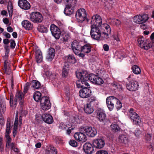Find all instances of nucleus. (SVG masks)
Segmentation results:
<instances>
[{
    "instance_id": "nucleus-3",
    "label": "nucleus",
    "mask_w": 154,
    "mask_h": 154,
    "mask_svg": "<svg viewBox=\"0 0 154 154\" xmlns=\"http://www.w3.org/2000/svg\"><path fill=\"white\" fill-rule=\"evenodd\" d=\"M24 94L22 92L19 91L17 92L14 100H13V95H11L10 99V106L12 107L13 105L16 106L17 104V101L19 102V104L20 105H23L24 100Z\"/></svg>"
},
{
    "instance_id": "nucleus-12",
    "label": "nucleus",
    "mask_w": 154,
    "mask_h": 154,
    "mask_svg": "<svg viewBox=\"0 0 154 154\" xmlns=\"http://www.w3.org/2000/svg\"><path fill=\"white\" fill-rule=\"evenodd\" d=\"M50 29L52 35L57 39L60 38L61 32L60 29L54 24H52L50 27Z\"/></svg>"
},
{
    "instance_id": "nucleus-4",
    "label": "nucleus",
    "mask_w": 154,
    "mask_h": 154,
    "mask_svg": "<svg viewBox=\"0 0 154 154\" xmlns=\"http://www.w3.org/2000/svg\"><path fill=\"white\" fill-rule=\"evenodd\" d=\"M95 25H91V26L90 35L91 38L96 40H102V38L104 37L103 34L101 33L99 27H95Z\"/></svg>"
},
{
    "instance_id": "nucleus-20",
    "label": "nucleus",
    "mask_w": 154,
    "mask_h": 154,
    "mask_svg": "<svg viewBox=\"0 0 154 154\" xmlns=\"http://www.w3.org/2000/svg\"><path fill=\"white\" fill-rule=\"evenodd\" d=\"M104 141L101 139H99L95 140L93 141V146L96 148L101 149L103 148L105 145Z\"/></svg>"
},
{
    "instance_id": "nucleus-46",
    "label": "nucleus",
    "mask_w": 154,
    "mask_h": 154,
    "mask_svg": "<svg viewBox=\"0 0 154 154\" xmlns=\"http://www.w3.org/2000/svg\"><path fill=\"white\" fill-rule=\"evenodd\" d=\"M30 86V83L29 82L26 83L24 86V94L27 93V91L28 90Z\"/></svg>"
},
{
    "instance_id": "nucleus-57",
    "label": "nucleus",
    "mask_w": 154,
    "mask_h": 154,
    "mask_svg": "<svg viewBox=\"0 0 154 154\" xmlns=\"http://www.w3.org/2000/svg\"><path fill=\"white\" fill-rule=\"evenodd\" d=\"M113 82V81L110 78L106 77V84H107L109 86L110 85V84Z\"/></svg>"
},
{
    "instance_id": "nucleus-24",
    "label": "nucleus",
    "mask_w": 154,
    "mask_h": 154,
    "mask_svg": "<svg viewBox=\"0 0 154 154\" xmlns=\"http://www.w3.org/2000/svg\"><path fill=\"white\" fill-rule=\"evenodd\" d=\"M35 58L38 63L41 62L43 60L42 53L40 50H37L35 52Z\"/></svg>"
},
{
    "instance_id": "nucleus-34",
    "label": "nucleus",
    "mask_w": 154,
    "mask_h": 154,
    "mask_svg": "<svg viewBox=\"0 0 154 154\" xmlns=\"http://www.w3.org/2000/svg\"><path fill=\"white\" fill-rule=\"evenodd\" d=\"M119 141L122 143L126 144L128 142V139L127 137L124 135H121L119 137Z\"/></svg>"
},
{
    "instance_id": "nucleus-63",
    "label": "nucleus",
    "mask_w": 154,
    "mask_h": 154,
    "mask_svg": "<svg viewBox=\"0 0 154 154\" xmlns=\"http://www.w3.org/2000/svg\"><path fill=\"white\" fill-rule=\"evenodd\" d=\"M62 140L59 137H57L56 139V142L57 143L59 144L62 142Z\"/></svg>"
},
{
    "instance_id": "nucleus-51",
    "label": "nucleus",
    "mask_w": 154,
    "mask_h": 154,
    "mask_svg": "<svg viewBox=\"0 0 154 154\" xmlns=\"http://www.w3.org/2000/svg\"><path fill=\"white\" fill-rule=\"evenodd\" d=\"M151 137L152 136L151 134H147L145 135V139L147 141H149L151 140Z\"/></svg>"
},
{
    "instance_id": "nucleus-6",
    "label": "nucleus",
    "mask_w": 154,
    "mask_h": 154,
    "mask_svg": "<svg viewBox=\"0 0 154 154\" xmlns=\"http://www.w3.org/2000/svg\"><path fill=\"white\" fill-rule=\"evenodd\" d=\"M80 130L82 132H84L88 136L91 137H94L97 133L96 129L90 126H82L80 128Z\"/></svg>"
},
{
    "instance_id": "nucleus-25",
    "label": "nucleus",
    "mask_w": 154,
    "mask_h": 154,
    "mask_svg": "<svg viewBox=\"0 0 154 154\" xmlns=\"http://www.w3.org/2000/svg\"><path fill=\"white\" fill-rule=\"evenodd\" d=\"M69 63L66 62H64L62 72V76L63 77L66 78L68 75L69 69Z\"/></svg>"
},
{
    "instance_id": "nucleus-56",
    "label": "nucleus",
    "mask_w": 154,
    "mask_h": 154,
    "mask_svg": "<svg viewBox=\"0 0 154 154\" xmlns=\"http://www.w3.org/2000/svg\"><path fill=\"white\" fill-rule=\"evenodd\" d=\"M11 71V69L9 68H7L6 69H5L4 70V72L6 73V74L7 75H9L10 74Z\"/></svg>"
},
{
    "instance_id": "nucleus-13",
    "label": "nucleus",
    "mask_w": 154,
    "mask_h": 154,
    "mask_svg": "<svg viewBox=\"0 0 154 154\" xmlns=\"http://www.w3.org/2000/svg\"><path fill=\"white\" fill-rule=\"evenodd\" d=\"M126 85L127 89L130 91H135L138 89L137 82L134 80L129 81L127 82Z\"/></svg>"
},
{
    "instance_id": "nucleus-30",
    "label": "nucleus",
    "mask_w": 154,
    "mask_h": 154,
    "mask_svg": "<svg viewBox=\"0 0 154 154\" xmlns=\"http://www.w3.org/2000/svg\"><path fill=\"white\" fill-rule=\"evenodd\" d=\"M46 154H57V149L53 146H50L45 151Z\"/></svg>"
},
{
    "instance_id": "nucleus-41",
    "label": "nucleus",
    "mask_w": 154,
    "mask_h": 154,
    "mask_svg": "<svg viewBox=\"0 0 154 154\" xmlns=\"http://www.w3.org/2000/svg\"><path fill=\"white\" fill-rule=\"evenodd\" d=\"M37 29L39 32H47L48 31L47 28L42 25L38 26Z\"/></svg>"
},
{
    "instance_id": "nucleus-8",
    "label": "nucleus",
    "mask_w": 154,
    "mask_h": 154,
    "mask_svg": "<svg viewBox=\"0 0 154 154\" xmlns=\"http://www.w3.org/2000/svg\"><path fill=\"white\" fill-rule=\"evenodd\" d=\"M77 88H82L79 92V94L80 96L83 98H86L89 97L91 94V91L89 88V86H87V85H84V87H78L76 85Z\"/></svg>"
},
{
    "instance_id": "nucleus-29",
    "label": "nucleus",
    "mask_w": 154,
    "mask_h": 154,
    "mask_svg": "<svg viewBox=\"0 0 154 154\" xmlns=\"http://www.w3.org/2000/svg\"><path fill=\"white\" fill-rule=\"evenodd\" d=\"M97 115L100 121L105 120L106 114L103 110L100 109L98 110Z\"/></svg>"
},
{
    "instance_id": "nucleus-28",
    "label": "nucleus",
    "mask_w": 154,
    "mask_h": 154,
    "mask_svg": "<svg viewBox=\"0 0 154 154\" xmlns=\"http://www.w3.org/2000/svg\"><path fill=\"white\" fill-rule=\"evenodd\" d=\"M73 7L66 6L64 13L66 15H70L72 14L74 12L73 9Z\"/></svg>"
},
{
    "instance_id": "nucleus-33",
    "label": "nucleus",
    "mask_w": 154,
    "mask_h": 154,
    "mask_svg": "<svg viewBox=\"0 0 154 154\" xmlns=\"http://www.w3.org/2000/svg\"><path fill=\"white\" fill-rule=\"evenodd\" d=\"M30 84L31 86L34 88L36 89H39L40 88L41 84L38 81L33 80L31 82Z\"/></svg>"
},
{
    "instance_id": "nucleus-44",
    "label": "nucleus",
    "mask_w": 154,
    "mask_h": 154,
    "mask_svg": "<svg viewBox=\"0 0 154 154\" xmlns=\"http://www.w3.org/2000/svg\"><path fill=\"white\" fill-rule=\"evenodd\" d=\"M2 110V112H4L5 110V106L3 103V102L2 100H0V111Z\"/></svg>"
},
{
    "instance_id": "nucleus-35",
    "label": "nucleus",
    "mask_w": 154,
    "mask_h": 154,
    "mask_svg": "<svg viewBox=\"0 0 154 154\" xmlns=\"http://www.w3.org/2000/svg\"><path fill=\"white\" fill-rule=\"evenodd\" d=\"M8 10L10 17H11L13 12V7L11 2L9 1L8 6Z\"/></svg>"
},
{
    "instance_id": "nucleus-48",
    "label": "nucleus",
    "mask_w": 154,
    "mask_h": 154,
    "mask_svg": "<svg viewBox=\"0 0 154 154\" xmlns=\"http://www.w3.org/2000/svg\"><path fill=\"white\" fill-rule=\"evenodd\" d=\"M69 144L71 146L73 147H76L77 145V143L74 140H70L69 142Z\"/></svg>"
},
{
    "instance_id": "nucleus-61",
    "label": "nucleus",
    "mask_w": 154,
    "mask_h": 154,
    "mask_svg": "<svg viewBox=\"0 0 154 154\" xmlns=\"http://www.w3.org/2000/svg\"><path fill=\"white\" fill-rule=\"evenodd\" d=\"M98 101L96 100H94L93 102H91V103L90 104L91 106L92 105L93 106H96L98 104Z\"/></svg>"
},
{
    "instance_id": "nucleus-60",
    "label": "nucleus",
    "mask_w": 154,
    "mask_h": 154,
    "mask_svg": "<svg viewBox=\"0 0 154 154\" xmlns=\"http://www.w3.org/2000/svg\"><path fill=\"white\" fill-rule=\"evenodd\" d=\"M7 31L9 32H11L13 31V29L10 26L7 27Z\"/></svg>"
},
{
    "instance_id": "nucleus-5",
    "label": "nucleus",
    "mask_w": 154,
    "mask_h": 154,
    "mask_svg": "<svg viewBox=\"0 0 154 154\" xmlns=\"http://www.w3.org/2000/svg\"><path fill=\"white\" fill-rule=\"evenodd\" d=\"M75 17L78 22L82 23L86 19V21L88 22L89 20L86 18V13L84 8L78 10L75 14Z\"/></svg>"
},
{
    "instance_id": "nucleus-2",
    "label": "nucleus",
    "mask_w": 154,
    "mask_h": 154,
    "mask_svg": "<svg viewBox=\"0 0 154 154\" xmlns=\"http://www.w3.org/2000/svg\"><path fill=\"white\" fill-rule=\"evenodd\" d=\"M116 103V107L117 110H119L122 107V103L118 99L113 96H110L106 98V105L109 109L112 111L114 107V104Z\"/></svg>"
},
{
    "instance_id": "nucleus-40",
    "label": "nucleus",
    "mask_w": 154,
    "mask_h": 154,
    "mask_svg": "<svg viewBox=\"0 0 154 154\" xmlns=\"http://www.w3.org/2000/svg\"><path fill=\"white\" fill-rule=\"evenodd\" d=\"M133 72L136 74H138L141 72L140 68L137 65H134L132 67Z\"/></svg>"
},
{
    "instance_id": "nucleus-9",
    "label": "nucleus",
    "mask_w": 154,
    "mask_h": 154,
    "mask_svg": "<svg viewBox=\"0 0 154 154\" xmlns=\"http://www.w3.org/2000/svg\"><path fill=\"white\" fill-rule=\"evenodd\" d=\"M30 20L34 23H41L43 20L42 15L38 12H32L29 16Z\"/></svg>"
},
{
    "instance_id": "nucleus-53",
    "label": "nucleus",
    "mask_w": 154,
    "mask_h": 154,
    "mask_svg": "<svg viewBox=\"0 0 154 154\" xmlns=\"http://www.w3.org/2000/svg\"><path fill=\"white\" fill-rule=\"evenodd\" d=\"M18 119V116L17 114L16 116L15 120L14 125V127L17 126Z\"/></svg>"
},
{
    "instance_id": "nucleus-27",
    "label": "nucleus",
    "mask_w": 154,
    "mask_h": 154,
    "mask_svg": "<svg viewBox=\"0 0 154 154\" xmlns=\"http://www.w3.org/2000/svg\"><path fill=\"white\" fill-rule=\"evenodd\" d=\"M84 110L85 113L88 114L92 113L94 111V109L91 105V104L87 103L84 106Z\"/></svg>"
},
{
    "instance_id": "nucleus-37",
    "label": "nucleus",
    "mask_w": 154,
    "mask_h": 154,
    "mask_svg": "<svg viewBox=\"0 0 154 154\" xmlns=\"http://www.w3.org/2000/svg\"><path fill=\"white\" fill-rule=\"evenodd\" d=\"M15 146V144L13 142H10L6 144L5 150L6 152L8 151L9 149H10L11 151H12L13 149Z\"/></svg>"
},
{
    "instance_id": "nucleus-59",
    "label": "nucleus",
    "mask_w": 154,
    "mask_h": 154,
    "mask_svg": "<svg viewBox=\"0 0 154 154\" xmlns=\"http://www.w3.org/2000/svg\"><path fill=\"white\" fill-rule=\"evenodd\" d=\"M10 41L8 38L3 39V43L5 45H7L9 43Z\"/></svg>"
},
{
    "instance_id": "nucleus-21",
    "label": "nucleus",
    "mask_w": 154,
    "mask_h": 154,
    "mask_svg": "<svg viewBox=\"0 0 154 154\" xmlns=\"http://www.w3.org/2000/svg\"><path fill=\"white\" fill-rule=\"evenodd\" d=\"M55 54V49L52 48H50L48 49L46 58L48 61H51L54 59Z\"/></svg>"
},
{
    "instance_id": "nucleus-47",
    "label": "nucleus",
    "mask_w": 154,
    "mask_h": 154,
    "mask_svg": "<svg viewBox=\"0 0 154 154\" xmlns=\"http://www.w3.org/2000/svg\"><path fill=\"white\" fill-rule=\"evenodd\" d=\"M5 137H6V144L11 142L12 139L10 136L9 134H5Z\"/></svg>"
},
{
    "instance_id": "nucleus-52",
    "label": "nucleus",
    "mask_w": 154,
    "mask_h": 154,
    "mask_svg": "<svg viewBox=\"0 0 154 154\" xmlns=\"http://www.w3.org/2000/svg\"><path fill=\"white\" fill-rule=\"evenodd\" d=\"M141 133L140 130H136L135 131L134 133L136 137H138L141 134Z\"/></svg>"
},
{
    "instance_id": "nucleus-43",
    "label": "nucleus",
    "mask_w": 154,
    "mask_h": 154,
    "mask_svg": "<svg viewBox=\"0 0 154 154\" xmlns=\"http://www.w3.org/2000/svg\"><path fill=\"white\" fill-rule=\"evenodd\" d=\"M118 83L113 81L110 85H109V87L112 89H116L118 88Z\"/></svg>"
},
{
    "instance_id": "nucleus-14",
    "label": "nucleus",
    "mask_w": 154,
    "mask_h": 154,
    "mask_svg": "<svg viewBox=\"0 0 154 154\" xmlns=\"http://www.w3.org/2000/svg\"><path fill=\"white\" fill-rule=\"evenodd\" d=\"M84 133H85L84 132H82L80 130L79 132L75 133L74 134V137L76 140L81 142H85L87 139Z\"/></svg>"
},
{
    "instance_id": "nucleus-1",
    "label": "nucleus",
    "mask_w": 154,
    "mask_h": 154,
    "mask_svg": "<svg viewBox=\"0 0 154 154\" xmlns=\"http://www.w3.org/2000/svg\"><path fill=\"white\" fill-rule=\"evenodd\" d=\"M75 74L76 77L79 79L76 82V85L79 88L84 87V85L89 86L88 83L89 81L97 85H100L103 83L101 78L93 74H89L86 70L76 72Z\"/></svg>"
},
{
    "instance_id": "nucleus-64",
    "label": "nucleus",
    "mask_w": 154,
    "mask_h": 154,
    "mask_svg": "<svg viewBox=\"0 0 154 154\" xmlns=\"http://www.w3.org/2000/svg\"><path fill=\"white\" fill-rule=\"evenodd\" d=\"M1 14L2 15H5V16H7L8 15L7 12L6 11L4 10H3L1 11Z\"/></svg>"
},
{
    "instance_id": "nucleus-32",
    "label": "nucleus",
    "mask_w": 154,
    "mask_h": 154,
    "mask_svg": "<svg viewBox=\"0 0 154 154\" xmlns=\"http://www.w3.org/2000/svg\"><path fill=\"white\" fill-rule=\"evenodd\" d=\"M11 128L10 119L9 118H8L7 119L6 123L5 134H9L11 133Z\"/></svg>"
},
{
    "instance_id": "nucleus-10",
    "label": "nucleus",
    "mask_w": 154,
    "mask_h": 154,
    "mask_svg": "<svg viewBox=\"0 0 154 154\" xmlns=\"http://www.w3.org/2000/svg\"><path fill=\"white\" fill-rule=\"evenodd\" d=\"M137 42L139 46L145 50H147L152 47L153 46L152 44L149 43L148 40H144L142 38H139L137 40Z\"/></svg>"
},
{
    "instance_id": "nucleus-62",
    "label": "nucleus",
    "mask_w": 154,
    "mask_h": 154,
    "mask_svg": "<svg viewBox=\"0 0 154 154\" xmlns=\"http://www.w3.org/2000/svg\"><path fill=\"white\" fill-rule=\"evenodd\" d=\"M3 21L5 24H8L9 23V20L7 18H4Z\"/></svg>"
},
{
    "instance_id": "nucleus-54",
    "label": "nucleus",
    "mask_w": 154,
    "mask_h": 154,
    "mask_svg": "<svg viewBox=\"0 0 154 154\" xmlns=\"http://www.w3.org/2000/svg\"><path fill=\"white\" fill-rule=\"evenodd\" d=\"M96 98L95 97H92L89 98L88 100V102L90 103L89 104H91V102H93L94 100H96Z\"/></svg>"
},
{
    "instance_id": "nucleus-17",
    "label": "nucleus",
    "mask_w": 154,
    "mask_h": 154,
    "mask_svg": "<svg viewBox=\"0 0 154 154\" xmlns=\"http://www.w3.org/2000/svg\"><path fill=\"white\" fill-rule=\"evenodd\" d=\"M135 20L136 19V23L138 24H142L144 23L147 21L149 17L147 14H143L141 15H140L139 16H136L134 17Z\"/></svg>"
},
{
    "instance_id": "nucleus-18",
    "label": "nucleus",
    "mask_w": 154,
    "mask_h": 154,
    "mask_svg": "<svg viewBox=\"0 0 154 154\" xmlns=\"http://www.w3.org/2000/svg\"><path fill=\"white\" fill-rule=\"evenodd\" d=\"M83 149L86 154H91L94 150L92 145L89 143H85L83 146Z\"/></svg>"
},
{
    "instance_id": "nucleus-19",
    "label": "nucleus",
    "mask_w": 154,
    "mask_h": 154,
    "mask_svg": "<svg viewBox=\"0 0 154 154\" xmlns=\"http://www.w3.org/2000/svg\"><path fill=\"white\" fill-rule=\"evenodd\" d=\"M18 4V6L24 10H28L30 8L29 2L26 0H19Z\"/></svg>"
},
{
    "instance_id": "nucleus-50",
    "label": "nucleus",
    "mask_w": 154,
    "mask_h": 154,
    "mask_svg": "<svg viewBox=\"0 0 154 154\" xmlns=\"http://www.w3.org/2000/svg\"><path fill=\"white\" fill-rule=\"evenodd\" d=\"M3 35L5 36L7 38H10L11 37V35L8 33L6 32H4L2 33Z\"/></svg>"
},
{
    "instance_id": "nucleus-36",
    "label": "nucleus",
    "mask_w": 154,
    "mask_h": 154,
    "mask_svg": "<svg viewBox=\"0 0 154 154\" xmlns=\"http://www.w3.org/2000/svg\"><path fill=\"white\" fill-rule=\"evenodd\" d=\"M41 94L39 91L36 92L34 94L33 97L35 101L36 102H41Z\"/></svg>"
},
{
    "instance_id": "nucleus-58",
    "label": "nucleus",
    "mask_w": 154,
    "mask_h": 154,
    "mask_svg": "<svg viewBox=\"0 0 154 154\" xmlns=\"http://www.w3.org/2000/svg\"><path fill=\"white\" fill-rule=\"evenodd\" d=\"M96 154H106V151L101 150L97 151Z\"/></svg>"
},
{
    "instance_id": "nucleus-26",
    "label": "nucleus",
    "mask_w": 154,
    "mask_h": 154,
    "mask_svg": "<svg viewBox=\"0 0 154 154\" xmlns=\"http://www.w3.org/2000/svg\"><path fill=\"white\" fill-rule=\"evenodd\" d=\"M65 62L70 63L72 64H75L76 62V60L75 57L69 54L68 56H66L65 58Z\"/></svg>"
},
{
    "instance_id": "nucleus-42",
    "label": "nucleus",
    "mask_w": 154,
    "mask_h": 154,
    "mask_svg": "<svg viewBox=\"0 0 154 154\" xmlns=\"http://www.w3.org/2000/svg\"><path fill=\"white\" fill-rule=\"evenodd\" d=\"M101 23H100V26H99L98 27L99 28L100 27L101 29V32H102V33L103 34L104 36L105 37V35H106V32H105V30L106 29V24L104 23L103 24H101Z\"/></svg>"
},
{
    "instance_id": "nucleus-23",
    "label": "nucleus",
    "mask_w": 154,
    "mask_h": 154,
    "mask_svg": "<svg viewBox=\"0 0 154 154\" xmlns=\"http://www.w3.org/2000/svg\"><path fill=\"white\" fill-rule=\"evenodd\" d=\"M21 24L23 27L27 30H31L33 29V24L28 20H25L23 21Z\"/></svg>"
},
{
    "instance_id": "nucleus-38",
    "label": "nucleus",
    "mask_w": 154,
    "mask_h": 154,
    "mask_svg": "<svg viewBox=\"0 0 154 154\" xmlns=\"http://www.w3.org/2000/svg\"><path fill=\"white\" fill-rule=\"evenodd\" d=\"M66 6L74 7L77 2V0H65Z\"/></svg>"
},
{
    "instance_id": "nucleus-15",
    "label": "nucleus",
    "mask_w": 154,
    "mask_h": 154,
    "mask_svg": "<svg viewBox=\"0 0 154 154\" xmlns=\"http://www.w3.org/2000/svg\"><path fill=\"white\" fill-rule=\"evenodd\" d=\"M82 46L77 40L74 41L71 44V48L73 52L75 54H78L81 52Z\"/></svg>"
},
{
    "instance_id": "nucleus-49",
    "label": "nucleus",
    "mask_w": 154,
    "mask_h": 154,
    "mask_svg": "<svg viewBox=\"0 0 154 154\" xmlns=\"http://www.w3.org/2000/svg\"><path fill=\"white\" fill-rule=\"evenodd\" d=\"M106 27V32H107L106 33L107 36L109 35V34H110L111 32V29L109 26L107 24Z\"/></svg>"
},
{
    "instance_id": "nucleus-31",
    "label": "nucleus",
    "mask_w": 154,
    "mask_h": 154,
    "mask_svg": "<svg viewBox=\"0 0 154 154\" xmlns=\"http://www.w3.org/2000/svg\"><path fill=\"white\" fill-rule=\"evenodd\" d=\"M91 51V47L90 44H87L83 46H82L81 52L88 54Z\"/></svg>"
},
{
    "instance_id": "nucleus-55",
    "label": "nucleus",
    "mask_w": 154,
    "mask_h": 154,
    "mask_svg": "<svg viewBox=\"0 0 154 154\" xmlns=\"http://www.w3.org/2000/svg\"><path fill=\"white\" fill-rule=\"evenodd\" d=\"M17 126H15L14 125V128L13 130V136L15 137L17 134Z\"/></svg>"
},
{
    "instance_id": "nucleus-39",
    "label": "nucleus",
    "mask_w": 154,
    "mask_h": 154,
    "mask_svg": "<svg viewBox=\"0 0 154 154\" xmlns=\"http://www.w3.org/2000/svg\"><path fill=\"white\" fill-rule=\"evenodd\" d=\"M112 130L116 132H118L121 130V128L116 124H112L111 125Z\"/></svg>"
},
{
    "instance_id": "nucleus-16",
    "label": "nucleus",
    "mask_w": 154,
    "mask_h": 154,
    "mask_svg": "<svg viewBox=\"0 0 154 154\" xmlns=\"http://www.w3.org/2000/svg\"><path fill=\"white\" fill-rule=\"evenodd\" d=\"M102 21L101 17L99 15L96 14L92 17L91 21V25H95V27H98L100 25Z\"/></svg>"
},
{
    "instance_id": "nucleus-22",
    "label": "nucleus",
    "mask_w": 154,
    "mask_h": 154,
    "mask_svg": "<svg viewBox=\"0 0 154 154\" xmlns=\"http://www.w3.org/2000/svg\"><path fill=\"white\" fill-rule=\"evenodd\" d=\"M42 117L43 120L47 123L51 124L54 122L52 116L49 114H43L42 116Z\"/></svg>"
},
{
    "instance_id": "nucleus-11",
    "label": "nucleus",
    "mask_w": 154,
    "mask_h": 154,
    "mask_svg": "<svg viewBox=\"0 0 154 154\" xmlns=\"http://www.w3.org/2000/svg\"><path fill=\"white\" fill-rule=\"evenodd\" d=\"M40 104L43 110H48L51 107V104L46 97H44L41 98Z\"/></svg>"
},
{
    "instance_id": "nucleus-45",
    "label": "nucleus",
    "mask_w": 154,
    "mask_h": 154,
    "mask_svg": "<svg viewBox=\"0 0 154 154\" xmlns=\"http://www.w3.org/2000/svg\"><path fill=\"white\" fill-rule=\"evenodd\" d=\"M10 48L11 49H14L15 48L16 46V43L15 41L13 39H11L10 40Z\"/></svg>"
},
{
    "instance_id": "nucleus-7",
    "label": "nucleus",
    "mask_w": 154,
    "mask_h": 154,
    "mask_svg": "<svg viewBox=\"0 0 154 154\" xmlns=\"http://www.w3.org/2000/svg\"><path fill=\"white\" fill-rule=\"evenodd\" d=\"M129 116L133 124L136 125L141 123L140 117L134 111L133 108H130L129 110Z\"/></svg>"
}]
</instances>
